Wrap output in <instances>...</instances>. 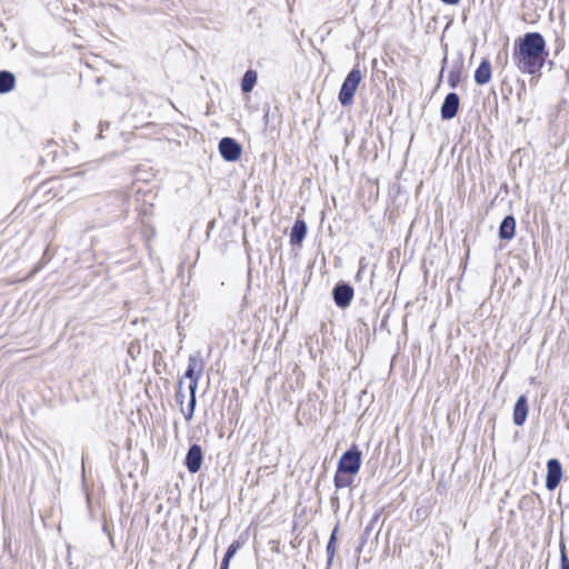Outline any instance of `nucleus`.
I'll use <instances>...</instances> for the list:
<instances>
[{
	"label": "nucleus",
	"instance_id": "obj_1",
	"mask_svg": "<svg viewBox=\"0 0 569 569\" xmlns=\"http://www.w3.org/2000/svg\"><path fill=\"white\" fill-rule=\"evenodd\" d=\"M548 52L545 38L539 32H528L516 41L512 60L522 73H540Z\"/></svg>",
	"mask_w": 569,
	"mask_h": 569
},
{
	"label": "nucleus",
	"instance_id": "obj_2",
	"mask_svg": "<svg viewBox=\"0 0 569 569\" xmlns=\"http://www.w3.org/2000/svg\"><path fill=\"white\" fill-rule=\"evenodd\" d=\"M362 80V72L359 68H353L346 77L340 88L338 100L343 107H350L353 103L355 93Z\"/></svg>",
	"mask_w": 569,
	"mask_h": 569
},
{
	"label": "nucleus",
	"instance_id": "obj_3",
	"mask_svg": "<svg viewBox=\"0 0 569 569\" xmlns=\"http://www.w3.org/2000/svg\"><path fill=\"white\" fill-rule=\"evenodd\" d=\"M361 466V452L353 448L346 451L338 462V469L342 472L357 475Z\"/></svg>",
	"mask_w": 569,
	"mask_h": 569
},
{
	"label": "nucleus",
	"instance_id": "obj_4",
	"mask_svg": "<svg viewBox=\"0 0 569 569\" xmlns=\"http://www.w3.org/2000/svg\"><path fill=\"white\" fill-rule=\"evenodd\" d=\"M219 151L227 161H236L241 156V147L231 138H222L220 140Z\"/></svg>",
	"mask_w": 569,
	"mask_h": 569
},
{
	"label": "nucleus",
	"instance_id": "obj_5",
	"mask_svg": "<svg viewBox=\"0 0 569 569\" xmlns=\"http://www.w3.org/2000/svg\"><path fill=\"white\" fill-rule=\"evenodd\" d=\"M562 477V468L557 459H550L547 463L546 487L553 490L558 487Z\"/></svg>",
	"mask_w": 569,
	"mask_h": 569
},
{
	"label": "nucleus",
	"instance_id": "obj_6",
	"mask_svg": "<svg viewBox=\"0 0 569 569\" xmlns=\"http://www.w3.org/2000/svg\"><path fill=\"white\" fill-rule=\"evenodd\" d=\"M202 450L199 445H192L186 457V466L191 473H196L200 470L202 463Z\"/></svg>",
	"mask_w": 569,
	"mask_h": 569
},
{
	"label": "nucleus",
	"instance_id": "obj_7",
	"mask_svg": "<svg viewBox=\"0 0 569 569\" xmlns=\"http://www.w3.org/2000/svg\"><path fill=\"white\" fill-rule=\"evenodd\" d=\"M459 102L460 100L457 93H448L441 106V118L445 120L455 118L458 112Z\"/></svg>",
	"mask_w": 569,
	"mask_h": 569
},
{
	"label": "nucleus",
	"instance_id": "obj_8",
	"mask_svg": "<svg viewBox=\"0 0 569 569\" xmlns=\"http://www.w3.org/2000/svg\"><path fill=\"white\" fill-rule=\"evenodd\" d=\"M353 290L349 284H338L333 289V299L338 307L346 308L350 305Z\"/></svg>",
	"mask_w": 569,
	"mask_h": 569
},
{
	"label": "nucleus",
	"instance_id": "obj_9",
	"mask_svg": "<svg viewBox=\"0 0 569 569\" xmlns=\"http://www.w3.org/2000/svg\"><path fill=\"white\" fill-rule=\"evenodd\" d=\"M528 400L526 396H520L515 405L512 421L516 426H522L526 422L528 416Z\"/></svg>",
	"mask_w": 569,
	"mask_h": 569
},
{
	"label": "nucleus",
	"instance_id": "obj_10",
	"mask_svg": "<svg viewBox=\"0 0 569 569\" xmlns=\"http://www.w3.org/2000/svg\"><path fill=\"white\" fill-rule=\"evenodd\" d=\"M516 232V220L512 216H507L499 227V237L502 240H511Z\"/></svg>",
	"mask_w": 569,
	"mask_h": 569
},
{
	"label": "nucleus",
	"instance_id": "obj_11",
	"mask_svg": "<svg viewBox=\"0 0 569 569\" xmlns=\"http://www.w3.org/2000/svg\"><path fill=\"white\" fill-rule=\"evenodd\" d=\"M491 79V64L488 60H483L475 72V81L478 84H486Z\"/></svg>",
	"mask_w": 569,
	"mask_h": 569
},
{
	"label": "nucleus",
	"instance_id": "obj_12",
	"mask_svg": "<svg viewBox=\"0 0 569 569\" xmlns=\"http://www.w3.org/2000/svg\"><path fill=\"white\" fill-rule=\"evenodd\" d=\"M306 232H307V226H306L305 221L297 220L291 229V232H290L291 243H293V244L300 243L303 240Z\"/></svg>",
	"mask_w": 569,
	"mask_h": 569
},
{
	"label": "nucleus",
	"instance_id": "obj_13",
	"mask_svg": "<svg viewBox=\"0 0 569 569\" xmlns=\"http://www.w3.org/2000/svg\"><path fill=\"white\" fill-rule=\"evenodd\" d=\"M16 78L9 71H0V93H8L13 90Z\"/></svg>",
	"mask_w": 569,
	"mask_h": 569
},
{
	"label": "nucleus",
	"instance_id": "obj_14",
	"mask_svg": "<svg viewBox=\"0 0 569 569\" xmlns=\"http://www.w3.org/2000/svg\"><path fill=\"white\" fill-rule=\"evenodd\" d=\"M257 72L254 70H247L241 81V90L244 93L251 92L257 83Z\"/></svg>",
	"mask_w": 569,
	"mask_h": 569
},
{
	"label": "nucleus",
	"instance_id": "obj_15",
	"mask_svg": "<svg viewBox=\"0 0 569 569\" xmlns=\"http://www.w3.org/2000/svg\"><path fill=\"white\" fill-rule=\"evenodd\" d=\"M201 373L202 372H200V371L187 369V371L184 373V378L190 380L189 387H188L190 395H196L197 388H198V381H199Z\"/></svg>",
	"mask_w": 569,
	"mask_h": 569
},
{
	"label": "nucleus",
	"instance_id": "obj_16",
	"mask_svg": "<svg viewBox=\"0 0 569 569\" xmlns=\"http://www.w3.org/2000/svg\"><path fill=\"white\" fill-rule=\"evenodd\" d=\"M352 476L353 475H350L348 472L339 471V469H338L337 473L335 476V486H336V488L340 489V488L349 487L352 483Z\"/></svg>",
	"mask_w": 569,
	"mask_h": 569
},
{
	"label": "nucleus",
	"instance_id": "obj_17",
	"mask_svg": "<svg viewBox=\"0 0 569 569\" xmlns=\"http://www.w3.org/2000/svg\"><path fill=\"white\" fill-rule=\"evenodd\" d=\"M327 553H328V566L330 567L336 553V535L335 532L331 535L329 542L327 545Z\"/></svg>",
	"mask_w": 569,
	"mask_h": 569
},
{
	"label": "nucleus",
	"instance_id": "obj_18",
	"mask_svg": "<svg viewBox=\"0 0 569 569\" xmlns=\"http://www.w3.org/2000/svg\"><path fill=\"white\" fill-rule=\"evenodd\" d=\"M187 369H192L194 371L202 372L203 366H202L201 360L197 356L191 355V356H189V359H188V368Z\"/></svg>",
	"mask_w": 569,
	"mask_h": 569
},
{
	"label": "nucleus",
	"instance_id": "obj_19",
	"mask_svg": "<svg viewBox=\"0 0 569 569\" xmlns=\"http://www.w3.org/2000/svg\"><path fill=\"white\" fill-rule=\"evenodd\" d=\"M459 82H460V70L459 69L450 70L448 73V84L450 86V88H456Z\"/></svg>",
	"mask_w": 569,
	"mask_h": 569
},
{
	"label": "nucleus",
	"instance_id": "obj_20",
	"mask_svg": "<svg viewBox=\"0 0 569 569\" xmlns=\"http://www.w3.org/2000/svg\"><path fill=\"white\" fill-rule=\"evenodd\" d=\"M194 409H196V395H190V399H189V403H188V409L184 412V419L187 421H190L192 419L193 413H194Z\"/></svg>",
	"mask_w": 569,
	"mask_h": 569
},
{
	"label": "nucleus",
	"instance_id": "obj_21",
	"mask_svg": "<svg viewBox=\"0 0 569 569\" xmlns=\"http://www.w3.org/2000/svg\"><path fill=\"white\" fill-rule=\"evenodd\" d=\"M241 545L239 541H233L229 547H228V550H227V553L231 555V556H234L236 552L240 549Z\"/></svg>",
	"mask_w": 569,
	"mask_h": 569
},
{
	"label": "nucleus",
	"instance_id": "obj_22",
	"mask_svg": "<svg viewBox=\"0 0 569 569\" xmlns=\"http://www.w3.org/2000/svg\"><path fill=\"white\" fill-rule=\"evenodd\" d=\"M233 556L229 555L226 552L223 559H222V562H221V566H220V569H229V563H230V560L232 559Z\"/></svg>",
	"mask_w": 569,
	"mask_h": 569
},
{
	"label": "nucleus",
	"instance_id": "obj_23",
	"mask_svg": "<svg viewBox=\"0 0 569 569\" xmlns=\"http://www.w3.org/2000/svg\"><path fill=\"white\" fill-rule=\"evenodd\" d=\"M561 569H569V559L563 548L561 550Z\"/></svg>",
	"mask_w": 569,
	"mask_h": 569
},
{
	"label": "nucleus",
	"instance_id": "obj_24",
	"mask_svg": "<svg viewBox=\"0 0 569 569\" xmlns=\"http://www.w3.org/2000/svg\"><path fill=\"white\" fill-rule=\"evenodd\" d=\"M443 3L446 4H450V6H453V4H457L459 3L460 0H441Z\"/></svg>",
	"mask_w": 569,
	"mask_h": 569
},
{
	"label": "nucleus",
	"instance_id": "obj_25",
	"mask_svg": "<svg viewBox=\"0 0 569 569\" xmlns=\"http://www.w3.org/2000/svg\"><path fill=\"white\" fill-rule=\"evenodd\" d=\"M177 400L180 402V405H182V402H183V393L180 390L177 392Z\"/></svg>",
	"mask_w": 569,
	"mask_h": 569
}]
</instances>
